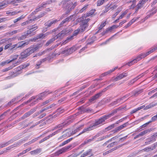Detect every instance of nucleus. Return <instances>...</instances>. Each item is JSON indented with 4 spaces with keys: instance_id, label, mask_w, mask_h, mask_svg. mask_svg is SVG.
Segmentation results:
<instances>
[{
    "instance_id": "obj_1",
    "label": "nucleus",
    "mask_w": 157,
    "mask_h": 157,
    "mask_svg": "<svg viewBox=\"0 0 157 157\" xmlns=\"http://www.w3.org/2000/svg\"><path fill=\"white\" fill-rule=\"evenodd\" d=\"M107 119H108V118L105 115L102 116L98 119L96 120L94 123L92 124L86 128H85L82 131L80 132L77 136L97 128L101 126V125L104 124L105 121Z\"/></svg>"
},
{
    "instance_id": "obj_2",
    "label": "nucleus",
    "mask_w": 157,
    "mask_h": 157,
    "mask_svg": "<svg viewBox=\"0 0 157 157\" xmlns=\"http://www.w3.org/2000/svg\"><path fill=\"white\" fill-rule=\"evenodd\" d=\"M38 49V46H33L29 47L21 53V56L19 57V59L18 60H20H20H19L20 59L26 58Z\"/></svg>"
},
{
    "instance_id": "obj_3",
    "label": "nucleus",
    "mask_w": 157,
    "mask_h": 157,
    "mask_svg": "<svg viewBox=\"0 0 157 157\" xmlns=\"http://www.w3.org/2000/svg\"><path fill=\"white\" fill-rule=\"evenodd\" d=\"M51 93V92H49L48 90H46L45 91L40 94L36 96H33L32 97L31 99L28 100L27 101V102H31V100L36 99V100L34 101L35 102L34 104H35V102L37 103L38 100H42L46 95Z\"/></svg>"
},
{
    "instance_id": "obj_4",
    "label": "nucleus",
    "mask_w": 157,
    "mask_h": 157,
    "mask_svg": "<svg viewBox=\"0 0 157 157\" xmlns=\"http://www.w3.org/2000/svg\"><path fill=\"white\" fill-rule=\"evenodd\" d=\"M147 56V55L146 52H143L140 53L137 56L136 58L131 61L130 62H128L124 65L127 64L129 66H130L133 64L134 63L140 60L143 58H145Z\"/></svg>"
},
{
    "instance_id": "obj_5",
    "label": "nucleus",
    "mask_w": 157,
    "mask_h": 157,
    "mask_svg": "<svg viewBox=\"0 0 157 157\" xmlns=\"http://www.w3.org/2000/svg\"><path fill=\"white\" fill-rule=\"evenodd\" d=\"M37 109V107H35L31 109L29 111L25 113L18 120L16 121L15 122H18L20 121L21 120L24 119L28 117L32 114L34 113L36 110Z\"/></svg>"
},
{
    "instance_id": "obj_6",
    "label": "nucleus",
    "mask_w": 157,
    "mask_h": 157,
    "mask_svg": "<svg viewBox=\"0 0 157 157\" xmlns=\"http://www.w3.org/2000/svg\"><path fill=\"white\" fill-rule=\"evenodd\" d=\"M105 91V90H102L90 97L89 100V102L90 103H95L96 100L98 99L102 95L103 93Z\"/></svg>"
},
{
    "instance_id": "obj_7",
    "label": "nucleus",
    "mask_w": 157,
    "mask_h": 157,
    "mask_svg": "<svg viewBox=\"0 0 157 157\" xmlns=\"http://www.w3.org/2000/svg\"><path fill=\"white\" fill-rule=\"evenodd\" d=\"M72 146V145H70L62 148L56 152V155H59L60 154L63 153L68 151L70 149V148Z\"/></svg>"
},
{
    "instance_id": "obj_8",
    "label": "nucleus",
    "mask_w": 157,
    "mask_h": 157,
    "mask_svg": "<svg viewBox=\"0 0 157 157\" xmlns=\"http://www.w3.org/2000/svg\"><path fill=\"white\" fill-rule=\"evenodd\" d=\"M72 146V145H70L62 148L56 152V155H59L60 154L63 153L68 151L70 149V148Z\"/></svg>"
},
{
    "instance_id": "obj_9",
    "label": "nucleus",
    "mask_w": 157,
    "mask_h": 157,
    "mask_svg": "<svg viewBox=\"0 0 157 157\" xmlns=\"http://www.w3.org/2000/svg\"><path fill=\"white\" fill-rule=\"evenodd\" d=\"M28 44V42H24L23 41H22L13 45H11V49L12 50L16 47L17 48H19L20 47L23 48L25 45H27Z\"/></svg>"
},
{
    "instance_id": "obj_10",
    "label": "nucleus",
    "mask_w": 157,
    "mask_h": 157,
    "mask_svg": "<svg viewBox=\"0 0 157 157\" xmlns=\"http://www.w3.org/2000/svg\"><path fill=\"white\" fill-rule=\"evenodd\" d=\"M58 21L57 19L50 20L45 22L44 25L46 27H47V28H49L57 22Z\"/></svg>"
},
{
    "instance_id": "obj_11",
    "label": "nucleus",
    "mask_w": 157,
    "mask_h": 157,
    "mask_svg": "<svg viewBox=\"0 0 157 157\" xmlns=\"http://www.w3.org/2000/svg\"><path fill=\"white\" fill-rule=\"evenodd\" d=\"M119 26L118 25H113L110 27L108 28L105 31H103L102 34V35H104L108 33H110L113 29L117 28Z\"/></svg>"
},
{
    "instance_id": "obj_12",
    "label": "nucleus",
    "mask_w": 157,
    "mask_h": 157,
    "mask_svg": "<svg viewBox=\"0 0 157 157\" xmlns=\"http://www.w3.org/2000/svg\"><path fill=\"white\" fill-rule=\"evenodd\" d=\"M66 124V123H63L60 124L56 126L54 128V129H56L57 128H59L57 131L54 132L52 134V135H55L56 133H57L61 131V129L64 127V126Z\"/></svg>"
},
{
    "instance_id": "obj_13",
    "label": "nucleus",
    "mask_w": 157,
    "mask_h": 157,
    "mask_svg": "<svg viewBox=\"0 0 157 157\" xmlns=\"http://www.w3.org/2000/svg\"><path fill=\"white\" fill-rule=\"evenodd\" d=\"M19 138V137L18 136H16L14 137L13 139L10 140L7 142L4 143L3 144H2V146H1V147H5L10 143H12L15 141H16L18 140Z\"/></svg>"
},
{
    "instance_id": "obj_14",
    "label": "nucleus",
    "mask_w": 157,
    "mask_h": 157,
    "mask_svg": "<svg viewBox=\"0 0 157 157\" xmlns=\"http://www.w3.org/2000/svg\"><path fill=\"white\" fill-rule=\"evenodd\" d=\"M157 136V132L154 134L153 135L151 136L150 138L147 139L146 140L145 143L147 144H150L155 140V137Z\"/></svg>"
},
{
    "instance_id": "obj_15",
    "label": "nucleus",
    "mask_w": 157,
    "mask_h": 157,
    "mask_svg": "<svg viewBox=\"0 0 157 157\" xmlns=\"http://www.w3.org/2000/svg\"><path fill=\"white\" fill-rule=\"evenodd\" d=\"M128 124V122H126L116 128L113 131L114 133H116L126 127Z\"/></svg>"
},
{
    "instance_id": "obj_16",
    "label": "nucleus",
    "mask_w": 157,
    "mask_h": 157,
    "mask_svg": "<svg viewBox=\"0 0 157 157\" xmlns=\"http://www.w3.org/2000/svg\"><path fill=\"white\" fill-rule=\"evenodd\" d=\"M127 75L128 74L127 73H124V72H123L119 74L117 77L114 78L113 81H117L126 77Z\"/></svg>"
},
{
    "instance_id": "obj_17",
    "label": "nucleus",
    "mask_w": 157,
    "mask_h": 157,
    "mask_svg": "<svg viewBox=\"0 0 157 157\" xmlns=\"http://www.w3.org/2000/svg\"><path fill=\"white\" fill-rule=\"evenodd\" d=\"M123 145V144L120 145L119 146H117L115 147H114V148H113L107 151H106L104 152L103 153V155H106L109 154V153H110L113 152V151L115 150H116L118 148L122 147Z\"/></svg>"
},
{
    "instance_id": "obj_18",
    "label": "nucleus",
    "mask_w": 157,
    "mask_h": 157,
    "mask_svg": "<svg viewBox=\"0 0 157 157\" xmlns=\"http://www.w3.org/2000/svg\"><path fill=\"white\" fill-rule=\"evenodd\" d=\"M35 24L32 25V28L30 29L27 31V34L30 35L33 33L34 31L37 29L38 28V27Z\"/></svg>"
},
{
    "instance_id": "obj_19",
    "label": "nucleus",
    "mask_w": 157,
    "mask_h": 157,
    "mask_svg": "<svg viewBox=\"0 0 157 157\" xmlns=\"http://www.w3.org/2000/svg\"><path fill=\"white\" fill-rule=\"evenodd\" d=\"M19 62H20V60H18L17 61L16 63H13V64L12 65L10 66V67H8L4 69H2V72H5L7 71H8L12 69L13 67H14L15 66V65H14V64H15L17 63H19Z\"/></svg>"
},
{
    "instance_id": "obj_20",
    "label": "nucleus",
    "mask_w": 157,
    "mask_h": 157,
    "mask_svg": "<svg viewBox=\"0 0 157 157\" xmlns=\"http://www.w3.org/2000/svg\"><path fill=\"white\" fill-rule=\"evenodd\" d=\"M80 109L81 111V112H83V113L86 112L87 113H92L93 112V110L92 109L89 108H84L83 106H81L80 108Z\"/></svg>"
},
{
    "instance_id": "obj_21",
    "label": "nucleus",
    "mask_w": 157,
    "mask_h": 157,
    "mask_svg": "<svg viewBox=\"0 0 157 157\" xmlns=\"http://www.w3.org/2000/svg\"><path fill=\"white\" fill-rule=\"evenodd\" d=\"M88 25H82L81 24L78 29L80 31V32L82 33L86 30Z\"/></svg>"
},
{
    "instance_id": "obj_22",
    "label": "nucleus",
    "mask_w": 157,
    "mask_h": 157,
    "mask_svg": "<svg viewBox=\"0 0 157 157\" xmlns=\"http://www.w3.org/2000/svg\"><path fill=\"white\" fill-rule=\"evenodd\" d=\"M47 4V2H43L40 6H38L37 8L35 10L34 12H37L40 11L41 10L42 8H43L44 6L46 5Z\"/></svg>"
},
{
    "instance_id": "obj_23",
    "label": "nucleus",
    "mask_w": 157,
    "mask_h": 157,
    "mask_svg": "<svg viewBox=\"0 0 157 157\" xmlns=\"http://www.w3.org/2000/svg\"><path fill=\"white\" fill-rule=\"evenodd\" d=\"M157 105V102L155 103L154 102H153L151 103L148 105H147L146 106H145L143 108H144V110H146L148 109L151 108L152 107H154L156 105Z\"/></svg>"
},
{
    "instance_id": "obj_24",
    "label": "nucleus",
    "mask_w": 157,
    "mask_h": 157,
    "mask_svg": "<svg viewBox=\"0 0 157 157\" xmlns=\"http://www.w3.org/2000/svg\"><path fill=\"white\" fill-rule=\"evenodd\" d=\"M157 146V142L153 144V146L151 147H147L144 149V150L146 151H149L153 150Z\"/></svg>"
},
{
    "instance_id": "obj_25",
    "label": "nucleus",
    "mask_w": 157,
    "mask_h": 157,
    "mask_svg": "<svg viewBox=\"0 0 157 157\" xmlns=\"http://www.w3.org/2000/svg\"><path fill=\"white\" fill-rule=\"evenodd\" d=\"M22 31V30L18 29L17 30H14L11 32H7L6 33V35H12L14 34H16L17 33L20 32Z\"/></svg>"
},
{
    "instance_id": "obj_26",
    "label": "nucleus",
    "mask_w": 157,
    "mask_h": 157,
    "mask_svg": "<svg viewBox=\"0 0 157 157\" xmlns=\"http://www.w3.org/2000/svg\"><path fill=\"white\" fill-rule=\"evenodd\" d=\"M142 91L141 90H134L131 92L132 96H134L135 97L137 96L139 94H140Z\"/></svg>"
},
{
    "instance_id": "obj_27",
    "label": "nucleus",
    "mask_w": 157,
    "mask_h": 157,
    "mask_svg": "<svg viewBox=\"0 0 157 157\" xmlns=\"http://www.w3.org/2000/svg\"><path fill=\"white\" fill-rule=\"evenodd\" d=\"M152 130V128H149L144 130V131L141 132L139 134L141 136H144V135L149 133Z\"/></svg>"
},
{
    "instance_id": "obj_28",
    "label": "nucleus",
    "mask_w": 157,
    "mask_h": 157,
    "mask_svg": "<svg viewBox=\"0 0 157 157\" xmlns=\"http://www.w3.org/2000/svg\"><path fill=\"white\" fill-rule=\"evenodd\" d=\"M127 3H132L130 7V9H133L135 7L136 0H127Z\"/></svg>"
},
{
    "instance_id": "obj_29",
    "label": "nucleus",
    "mask_w": 157,
    "mask_h": 157,
    "mask_svg": "<svg viewBox=\"0 0 157 157\" xmlns=\"http://www.w3.org/2000/svg\"><path fill=\"white\" fill-rule=\"evenodd\" d=\"M99 134H97L93 136L91 139L86 140L85 141L84 143L85 144H87L89 142H90L92 141H93L97 137L99 136Z\"/></svg>"
},
{
    "instance_id": "obj_30",
    "label": "nucleus",
    "mask_w": 157,
    "mask_h": 157,
    "mask_svg": "<svg viewBox=\"0 0 157 157\" xmlns=\"http://www.w3.org/2000/svg\"><path fill=\"white\" fill-rule=\"evenodd\" d=\"M77 50L75 47L73 46L70 48L67 49V53L68 55L74 52L75 51Z\"/></svg>"
},
{
    "instance_id": "obj_31",
    "label": "nucleus",
    "mask_w": 157,
    "mask_h": 157,
    "mask_svg": "<svg viewBox=\"0 0 157 157\" xmlns=\"http://www.w3.org/2000/svg\"><path fill=\"white\" fill-rule=\"evenodd\" d=\"M81 33L80 32V31L78 29V28L75 30L73 32L72 35L70 37L68 38V39H73V37L74 36H77L79 33Z\"/></svg>"
},
{
    "instance_id": "obj_32",
    "label": "nucleus",
    "mask_w": 157,
    "mask_h": 157,
    "mask_svg": "<svg viewBox=\"0 0 157 157\" xmlns=\"http://www.w3.org/2000/svg\"><path fill=\"white\" fill-rule=\"evenodd\" d=\"M144 107L145 105H143L139 107H138L137 108L134 109L130 112L131 114L136 113L137 111H138V110H140L141 109L143 108H144Z\"/></svg>"
},
{
    "instance_id": "obj_33",
    "label": "nucleus",
    "mask_w": 157,
    "mask_h": 157,
    "mask_svg": "<svg viewBox=\"0 0 157 157\" xmlns=\"http://www.w3.org/2000/svg\"><path fill=\"white\" fill-rule=\"evenodd\" d=\"M141 76V75L138 76L134 78L131 80L129 82L128 84L130 85L132 84L133 83H134L136 81L138 80L139 78H140Z\"/></svg>"
},
{
    "instance_id": "obj_34",
    "label": "nucleus",
    "mask_w": 157,
    "mask_h": 157,
    "mask_svg": "<svg viewBox=\"0 0 157 157\" xmlns=\"http://www.w3.org/2000/svg\"><path fill=\"white\" fill-rule=\"evenodd\" d=\"M21 11H8L6 12L7 14H11V15H13L15 14H16L17 13H21Z\"/></svg>"
},
{
    "instance_id": "obj_35",
    "label": "nucleus",
    "mask_w": 157,
    "mask_h": 157,
    "mask_svg": "<svg viewBox=\"0 0 157 157\" xmlns=\"http://www.w3.org/2000/svg\"><path fill=\"white\" fill-rule=\"evenodd\" d=\"M91 149H90L82 155L80 157H85L90 155L91 152Z\"/></svg>"
},
{
    "instance_id": "obj_36",
    "label": "nucleus",
    "mask_w": 157,
    "mask_h": 157,
    "mask_svg": "<svg viewBox=\"0 0 157 157\" xmlns=\"http://www.w3.org/2000/svg\"><path fill=\"white\" fill-rule=\"evenodd\" d=\"M33 22V20H32V19H31L29 20H28L27 21L23 22L21 24V25L22 26H23L25 25H26L29 24Z\"/></svg>"
},
{
    "instance_id": "obj_37",
    "label": "nucleus",
    "mask_w": 157,
    "mask_h": 157,
    "mask_svg": "<svg viewBox=\"0 0 157 157\" xmlns=\"http://www.w3.org/2000/svg\"><path fill=\"white\" fill-rule=\"evenodd\" d=\"M119 141L113 142L107 145V147L108 148H110L111 147H113L115 145H117Z\"/></svg>"
},
{
    "instance_id": "obj_38",
    "label": "nucleus",
    "mask_w": 157,
    "mask_h": 157,
    "mask_svg": "<svg viewBox=\"0 0 157 157\" xmlns=\"http://www.w3.org/2000/svg\"><path fill=\"white\" fill-rule=\"evenodd\" d=\"M106 24V21H105L104 22L101 23L99 27V29L98 31V32L99 33L101 32L102 29L105 26Z\"/></svg>"
},
{
    "instance_id": "obj_39",
    "label": "nucleus",
    "mask_w": 157,
    "mask_h": 157,
    "mask_svg": "<svg viewBox=\"0 0 157 157\" xmlns=\"http://www.w3.org/2000/svg\"><path fill=\"white\" fill-rule=\"evenodd\" d=\"M56 40V38H55V37L54 36L48 41L46 43V45L47 46H48L49 44L55 41Z\"/></svg>"
},
{
    "instance_id": "obj_40",
    "label": "nucleus",
    "mask_w": 157,
    "mask_h": 157,
    "mask_svg": "<svg viewBox=\"0 0 157 157\" xmlns=\"http://www.w3.org/2000/svg\"><path fill=\"white\" fill-rule=\"evenodd\" d=\"M20 144H21V143L19 142H17V143H15L13 145H11L10 146L8 147L7 148V150H8L14 147H15L19 145Z\"/></svg>"
},
{
    "instance_id": "obj_41",
    "label": "nucleus",
    "mask_w": 157,
    "mask_h": 157,
    "mask_svg": "<svg viewBox=\"0 0 157 157\" xmlns=\"http://www.w3.org/2000/svg\"><path fill=\"white\" fill-rule=\"evenodd\" d=\"M117 112V110H114L112 111V112L107 115H105L107 117V118L109 119L110 117H111L114 114H115Z\"/></svg>"
},
{
    "instance_id": "obj_42",
    "label": "nucleus",
    "mask_w": 157,
    "mask_h": 157,
    "mask_svg": "<svg viewBox=\"0 0 157 157\" xmlns=\"http://www.w3.org/2000/svg\"><path fill=\"white\" fill-rule=\"evenodd\" d=\"M64 36L63 34V33H62V32H61L60 33L55 36V37L57 39L58 38L62 39Z\"/></svg>"
},
{
    "instance_id": "obj_43",
    "label": "nucleus",
    "mask_w": 157,
    "mask_h": 157,
    "mask_svg": "<svg viewBox=\"0 0 157 157\" xmlns=\"http://www.w3.org/2000/svg\"><path fill=\"white\" fill-rule=\"evenodd\" d=\"M64 36L63 34V33H62V32H61L60 33L55 36V37L57 39L58 38L62 39Z\"/></svg>"
},
{
    "instance_id": "obj_44",
    "label": "nucleus",
    "mask_w": 157,
    "mask_h": 157,
    "mask_svg": "<svg viewBox=\"0 0 157 157\" xmlns=\"http://www.w3.org/2000/svg\"><path fill=\"white\" fill-rule=\"evenodd\" d=\"M29 35V34H27V32L24 33L23 35L19 37L18 39L19 40H24Z\"/></svg>"
},
{
    "instance_id": "obj_45",
    "label": "nucleus",
    "mask_w": 157,
    "mask_h": 157,
    "mask_svg": "<svg viewBox=\"0 0 157 157\" xmlns=\"http://www.w3.org/2000/svg\"><path fill=\"white\" fill-rule=\"evenodd\" d=\"M9 3V2L8 1V0H5L0 2V7H2L3 6L7 5Z\"/></svg>"
},
{
    "instance_id": "obj_46",
    "label": "nucleus",
    "mask_w": 157,
    "mask_h": 157,
    "mask_svg": "<svg viewBox=\"0 0 157 157\" xmlns=\"http://www.w3.org/2000/svg\"><path fill=\"white\" fill-rule=\"evenodd\" d=\"M96 10H91L86 13V17H89L93 14Z\"/></svg>"
},
{
    "instance_id": "obj_47",
    "label": "nucleus",
    "mask_w": 157,
    "mask_h": 157,
    "mask_svg": "<svg viewBox=\"0 0 157 157\" xmlns=\"http://www.w3.org/2000/svg\"><path fill=\"white\" fill-rule=\"evenodd\" d=\"M18 56L19 55H18L17 54L13 55L11 56H10V59H12L11 60H10V61H11V62H12V61H14L15 60L17 59L18 58Z\"/></svg>"
},
{
    "instance_id": "obj_48",
    "label": "nucleus",
    "mask_w": 157,
    "mask_h": 157,
    "mask_svg": "<svg viewBox=\"0 0 157 157\" xmlns=\"http://www.w3.org/2000/svg\"><path fill=\"white\" fill-rule=\"evenodd\" d=\"M40 152V151L39 149H36L33 151H32L30 152V154L32 155H34L37 154Z\"/></svg>"
},
{
    "instance_id": "obj_49",
    "label": "nucleus",
    "mask_w": 157,
    "mask_h": 157,
    "mask_svg": "<svg viewBox=\"0 0 157 157\" xmlns=\"http://www.w3.org/2000/svg\"><path fill=\"white\" fill-rule=\"evenodd\" d=\"M10 62H11V61H10V60L8 59L7 60L1 62L0 63V65L3 66Z\"/></svg>"
},
{
    "instance_id": "obj_50",
    "label": "nucleus",
    "mask_w": 157,
    "mask_h": 157,
    "mask_svg": "<svg viewBox=\"0 0 157 157\" xmlns=\"http://www.w3.org/2000/svg\"><path fill=\"white\" fill-rule=\"evenodd\" d=\"M157 49V45L155 46L154 48L148 51V52H146L147 56L153 52L154 51Z\"/></svg>"
},
{
    "instance_id": "obj_51",
    "label": "nucleus",
    "mask_w": 157,
    "mask_h": 157,
    "mask_svg": "<svg viewBox=\"0 0 157 157\" xmlns=\"http://www.w3.org/2000/svg\"><path fill=\"white\" fill-rule=\"evenodd\" d=\"M45 36L44 34H40L39 35L37 36L35 38V40L41 39V38H43Z\"/></svg>"
},
{
    "instance_id": "obj_52",
    "label": "nucleus",
    "mask_w": 157,
    "mask_h": 157,
    "mask_svg": "<svg viewBox=\"0 0 157 157\" xmlns=\"http://www.w3.org/2000/svg\"><path fill=\"white\" fill-rule=\"evenodd\" d=\"M25 17V16H24L23 15H22L20 17H19L18 18H17V19H15L13 21L14 23H16L17 21H20L21 19L24 18Z\"/></svg>"
},
{
    "instance_id": "obj_53",
    "label": "nucleus",
    "mask_w": 157,
    "mask_h": 157,
    "mask_svg": "<svg viewBox=\"0 0 157 157\" xmlns=\"http://www.w3.org/2000/svg\"><path fill=\"white\" fill-rule=\"evenodd\" d=\"M52 135L51 134L50 135H49L48 136H47V137H44V138H43V139L41 140L39 142V143L40 144L42 142H43L44 141H45L46 140H47L48 139H49L50 136H52Z\"/></svg>"
},
{
    "instance_id": "obj_54",
    "label": "nucleus",
    "mask_w": 157,
    "mask_h": 157,
    "mask_svg": "<svg viewBox=\"0 0 157 157\" xmlns=\"http://www.w3.org/2000/svg\"><path fill=\"white\" fill-rule=\"evenodd\" d=\"M144 4V2L141 1H140L139 3L136 6L138 7V8L140 9L143 7Z\"/></svg>"
},
{
    "instance_id": "obj_55",
    "label": "nucleus",
    "mask_w": 157,
    "mask_h": 157,
    "mask_svg": "<svg viewBox=\"0 0 157 157\" xmlns=\"http://www.w3.org/2000/svg\"><path fill=\"white\" fill-rule=\"evenodd\" d=\"M74 16V15H71L69 17H67L65 19H64L65 21H66V22H68L69 21L71 20V19H72L73 16Z\"/></svg>"
},
{
    "instance_id": "obj_56",
    "label": "nucleus",
    "mask_w": 157,
    "mask_h": 157,
    "mask_svg": "<svg viewBox=\"0 0 157 157\" xmlns=\"http://www.w3.org/2000/svg\"><path fill=\"white\" fill-rule=\"evenodd\" d=\"M70 32V31L67 29H64L61 31V32H62V33H63L64 36L69 33Z\"/></svg>"
},
{
    "instance_id": "obj_57",
    "label": "nucleus",
    "mask_w": 157,
    "mask_h": 157,
    "mask_svg": "<svg viewBox=\"0 0 157 157\" xmlns=\"http://www.w3.org/2000/svg\"><path fill=\"white\" fill-rule=\"evenodd\" d=\"M105 0H99L98 1L97 3V6H100L102 5L104 2Z\"/></svg>"
},
{
    "instance_id": "obj_58",
    "label": "nucleus",
    "mask_w": 157,
    "mask_h": 157,
    "mask_svg": "<svg viewBox=\"0 0 157 157\" xmlns=\"http://www.w3.org/2000/svg\"><path fill=\"white\" fill-rule=\"evenodd\" d=\"M84 125H81L79 127L77 128L73 132V134L75 133L76 132L79 131L83 127Z\"/></svg>"
},
{
    "instance_id": "obj_59",
    "label": "nucleus",
    "mask_w": 157,
    "mask_h": 157,
    "mask_svg": "<svg viewBox=\"0 0 157 157\" xmlns=\"http://www.w3.org/2000/svg\"><path fill=\"white\" fill-rule=\"evenodd\" d=\"M21 69H22L21 68V67L20 66L15 69V71L17 72V74H19V72H20V73H21Z\"/></svg>"
},
{
    "instance_id": "obj_60",
    "label": "nucleus",
    "mask_w": 157,
    "mask_h": 157,
    "mask_svg": "<svg viewBox=\"0 0 157 157\" xmlns=\"http://www.w3.org/2000/svg\"><path fill=\"white\" fill-rule=\"evenodd\" d=\"M90 19L89 18H87L86 19L83 20L82 22V25H88V22L90 21Z\"/></svg>"
},
{
    "instance_id": "obj_61",
    "label": "nucleus",
    "mask_w": 157,
    "mask_h": 157,
    "mask_svg": "<svg viewBox=\"0 0 157 157\" xmlns=\"http://www.w3.org/2000/svg\"><path fill=\"white\" fill-rule=\"evenodd\" d=\"M42 112H41L40 110V111L34 114L32 116L33 117L35 118L37 116H38V115H39Z\"/></svg>"
},
{
    "instance_id": "obj_62",
    "label": "nucleus",
    "mask_w": 157,
    "mask_h": 157,
    "mask_svg": "<svg viewBox=\"0 0 157 157\" xmlns=\"http://www.w3.org/2000/svg\"><path fill=\"white\" fill-rule=\"evenodd\" d=\"M49 109L48 106L43 108L40 110L42 113L43 112L49 110Z\"/></svg>"
},
{
    "instance_id": "obj_63",
    "label": "nucleus",
    "mask_w": 157,
    "mask_h": 157,
    "mask_svg": "<svg viewBox=\"0 0 157 157\" xmlns=\"http://www.w3.org/2000/svg\"><path fill=\"white\" fill-rule=\"evenodd\" d=\"M94 42V41L92 40V38H90L88 40V42L86 44L87 45L89 44H91L93 43Z\"/></svg>"
},
{
    "instance_id": "obj_64",
    "label": "nucleus",
    "mask_w": 157,
    "mask_h": 157,
    "mask_svg": "<svg viewBox=\"0 0 157 157\" xmlns=\"http://www.w3.org/2000/svg\"><path fill=\"white\" fill-rule=\"evenodd\" d=\"M52 120V119L50 118L49 119H48L46 120H44L43 121L44 122V124H46L50 122Z\"/></svg>"
}]
</instances>
